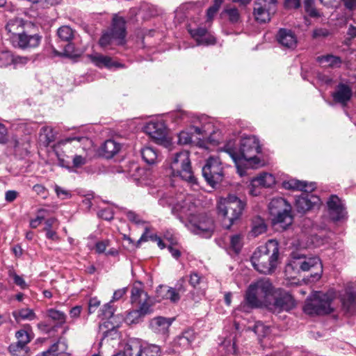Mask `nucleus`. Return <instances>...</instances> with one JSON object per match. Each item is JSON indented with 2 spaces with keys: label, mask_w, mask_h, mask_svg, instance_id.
Returning <instances> with one entry per match:
<instances>
[{
  "label": "nucleus",
  "mask_w": 356,
  "mask_h": 356,
  "mask_svg": "<svg viewBox=\"0 0 356 356\" xmlns=\"http://www.w3.org/2000/svg\"><path fill=\"white\" fill-rule=\"evenodd\" d=\"M172 213L194 234L207 238L214 230L213 218L206 213L199 212L190 196L175 204Z\"/></svg>",
  "instance_id": "1"
},
{
  "label": "nucleus",
  "mask_w": 356,
  "mask_h": 356,
  "mask_svg": "<svg viewBox=\"0 0 356 356\" xmlns=\"http://www.w3.org/2000/svg\"><path fill=\"white\" fill-rule=\"evenodd\" d=\"M224 152L234 161L240 176L244 175L245 168H253L260 163L257 154L261 152V146L259 140L253 136L243 137L238 149L233 147L230 143H227Z\"/></svg>",
  "instance_id": "2"
},
{
  "label": "nucleus",
  "mask_w": 356,
  "mask_h": 356,
  "mask_svg": "<svg viewBox=\"0 0 356 356\" xmlns=\"http://www.w3.org/2000/svg\"><path fill=\"white\" fill-rule=\"evenodd\" d=\"M251 262L254 269L260 273L271 274L279 263V244L275 240H269L254 252Z\"/></svg>",
  "instance_id": "3"
},
{
  "label": "nucleus",
  "mask_w": 356,
  "mask_h": 356,
  "mask_svg": "<svg viewBox=\"0 0 356 356\" xmlns=\"http://www.w3.org/2000/svg\"><path fill=\"white\" fill-rule=\"evenodd\" d=\"M268 279H261L251 284L245 294V302L239 306V309L246 312L245 307H266L274 291Z\"/></svg>",
  "instance_id": "4"
},
{
  "label": "nucleus",
  "mask_w": 356,
  "mask_h": 356,
  "mask_svg": "<svg viewBox=\"0 0 356 356\" xmlns=\"http://www.w3.org/2000/svg\"><path fill=\"white\" fill-rule=\"evenodd\" d=\"M245 206V202L235 195H229L219 202L218 213L223 218L222 225L225 229H230L234 222L240 218Z\"/></svg>",
  "instance_id": "5"
},
{
  "label": "nucleus",
  "mask_w": 356,
  "mask_h": 356,
  "mask_svg": "<svg viewBox=\"0 0 356 356\" xmlns=\"http://www.w3.org/2000/svg\"><path fill=\"white\" fill-rule=\"evenodd\" d=\"M170 169L174 177H179L193 185L197 184L192 171L188 152L181 151L175 154L170 159Z\"/></svg>",
  "instance_id": "6"
},
{
  "label": "nucleus",
  "mask_w": 356,
  "mask_h": 356,
  "mask_svg": "<svg viewBox=\"0 0 356 356\" xmlns=\"http://www.w3.org/2000/svg\"><path fill=\"white\" fill-rule=\"evenodd\" d=\"M268 209L270 215L273 216L274 225L286 229L292 224L291 206L285 199L280 197L273 198L269 203Z\"/></svg>",
  "instance_id": "7"
},
{
  "label": "nucleus",
  "mask_w": 356,
  "mask_h": 356,
  "mask_svg": "<svg viewBox=\"0 0 356 356\" xmlns=\"http://www.w3.org/2000/svg\"><path fill=\"white\" fill-rule=\"evenodd\" d=\"M332 300L330 295L316 291L306 300L303 310L309 315L329 314L333 311Z\"/></svg>",
  "instance_id": "8"
},
{
  "label": "nucleus",
  "mask_w": 356,
  "mask_h": 356,
  "mask_svg": "<svg viewBox=\"0 0 356 356\" xmlns=\"http://www.w3.org/2000/svg\"><path fill=\"white\" fill-rule=\"evenodd\" d=\"M291 268L299 273L302 271H307L312 268H316L318 272L312 275L315 279L318 280L321 277L323 270L321 260L317 257H307L298 252H293L291 259L286 266V269Z\"/></svg>",
  "instance_id": "9"
},
{
  "label": "nucleus",
  "mask_w": 356,
  "mask_h": 356,
  "mask_svg": "<svg viewBox=\"0 0 356 356\" xmlns=\"http://www.w3.org/2000/svg\"><path fill=\"white\" fill-rule=\"evenodd\" d=\"M295 306V300L289 292L277 289L274 290L266 308L273 313H280L283 311L289 312Z\"/></svg>",
  "instance_id": "10"
},
{
  "label": "nucleus",
  "mask_w": 356,
  "mask_h": 356,
  "mask_svg": "<svg viewBox=\"0 0 356 356\" xmlns=\"http://www.w3.org/2000/svg\"><path fill=\"white\" fill-rule=\"evenodd\" d=\"M202 175L212 187L222 180L223 168L218 156H211L207 160L202 168Z\"/></svg>",
  "instance_id": "11"
},
{
  "label": "nucleus",
  "mask_w": 356,
  "mask_h": 356,
  "mask_svg": "<svg viewBox=\"0 0 356 356\" xmlns=\"http://www.w3.org/2000/svg\"><path fill=\"white\" fill-rule=\"evenodd\" d=\"M145 132L157 144L166 148L171 146V140L167 137L165 124L162 121H150L144 127Z\"/></svg>",
  "instance_id": "12"
},
{
  "label": "nucleus",
  "mask_w": 356,
  "mask_h": 356,
  "mask_svg": "<svg viewBox=\"0 0 356 356\" xmlns=\"http://www.w3.org/2000/svg\"><path fill=\"white\" fill-rule=\"evenodd\" d=\"M276 0H256L253 12L255 20L261 24L269 22L276 12Z\"/></svg>",
  "instance_id": "13"
},
{
  "label": "nucleus",
  "mask_w": 356,
  "mask_h": 356,
  "mask_svg": "<svg viewBox=\"0 0 356 356\" xmlns=\"http://www.w3.org/2000/svg\"><path fill=\"white\" fill-rule=\"evenodd\" d=\"M29 28H35V26L31 22L24 20L18 17L10 19L5 26L7 35H8V40L11 43Z\"/></svg>",
  "instance_id": "14"
},
{
  "label": "nucleus",
  "mask_w": 356,
  "mask_h": 356,
  "mask_svg": "<svg viewBox=\"0 0 356 356\" xmlns=\"http://www.w3.org/2000/svg\"><path fill=\"white\" fill-rule=\"evenodd\" d=\"M34 29L29 28L26 31H24L23 33L14 40L12 43L13 45L22 49L37 47L41 42L42 36L33 33V30Z\"/></svg>",
  "instance_id": "15"
},
{
  "label": "nucleus",
  "mask_w": 356,
  "mask_h": 356,
  "mask_svg": "<svg viewBox=\"0 0 356 356\" xmlns=\"http://www.w3.org/2000/svg\"><path fill=\"white\" fill-rule=\"evenodd\" d=\"M328 214L334 222H340L347 218V212L341 200L337 195H332L327 201Z\"/></svg>",
  "instance_id": "16"
},
{
  "label": "nucleus",
  "mask_w": 356,
  "mask_h": 356,
  "mask_svg": "<svg viewBox=\"0 0 356 356\" xmlns=\"http://www.w3.org/2000/svg\"><path fill=\"white\" fill-rule=\"evenodd\" d=\"M276 40L282 47L290 50L295 49L298 44L296 35L289 29H280L276 34Z\"/></svg>",
  "instance_id": "17"
},
{
  "label": "nucleus",
  "mask_w": 356,
  "mask_h": 356,
  "mask_svg": "<svg viewBox=\"0 0 356 356\" xmlns=\"http://www.w3.org/2000/svg\"><path fill=\"white\" fill-rule=\"evenodd\" d=\"M108 31L114 36L116 44H123L127 35L125 19L122 17H119L116 15H114L111 28Z\"/></svg>",
  "instance_id": "18"
},
{
  "label": "nucleus",
  "mask_w": 356,
  "mask_h": 356,
  "mask_svg": "<svg viewBox=\"0 0 356 356\" xmlns=\"http://www.w3.org/2000/svg\"><path fill=\"white\" fill-rule=\"evenodd\" d=\"M309 193L302 191V194L296 198V207L298 212L305 213L319 203V198Z\"/></svg>",
  "instance_id": "19"
},
{
  "label": "nucleus",
  "mask_w": 356,
  "mask_h": 356,
  "mask_svg": "<svg viewBox=\"0 0 356 356\" xmlns=\"http://www.w3.org/2000/svg\"><path fill=\"white\" fill-rule=\"evenodd\" d=\"M353 95L351 88L346 84L340 83L332 93V97L334 104H340L343 108L346 107Z\"/></svg>",
  "instance_id": "20"
},
{
  "label": "nucleus",
  "mask_w": 356,
  "mask_h": 356,
  "mask_svg": "<svg viewBox=\"0 0 356 356\" xmlns=\"http://www.w3.org/2000/svg\"><path fill=\"white\" fill-rule=\"evenodd\" d=\"M91 140L85 136L67 137L61 140L59 144L65 147L66 149L73 147L76 151L81 149L83 151L86 150L91 146Z\"/></svg>",
  "instance_id": "21"
},
{
  "label": "nucleus",
  "mask_w": 356,
  "mask_h": 356,
  "mask_svg": "<svg viewBox=\"0 0 356 356\" xmlns=\"http://www.w3.org/2000/svg\"><path fill=\"white\" fill-rule=\"evenodd\" d=\"M188 32L198 45H210L216 43L215 38L205 28L189 29Z\"/></svg>",
  "instance_id": "22"
},
{
  "label": "nucleus",
  "mask_w": 356,
  "mask_h": 356,
  "mask_svg": "<svg viewBox=\"0 0 356 356\" xmlns=\"http://www.w3.org/2000/svg\"><path fill=\"white\" fill-rule=\"evenodd\" d=\"M29 60L28 57L15 55L9 51L0 52V67H6L10 65H24L28 63Z\"/></svg>",
  "instance_id": "23"
},
{
  "label": "nucleus",
  "mask_w": 356,
  "mask_h": 356,
  "mask_svg": "<svg viewBox=\"0 0 356 356\" xmlns=\"http://www.w3.org/2000/svg\"><path fill=\"white\" fill-rule=\"evenodd\" d=\"M181 291H184L181 286L176 289L167 286H160L156 292L157 298L160 300L169 299L171 302H176L180 299L179 293Z\"/></svg>",
  "instance_id": "24"
},
{
  "label": "nucleus",
  "mask_w": 356,
  "mask_h": 356,
  "mask_svg": "<svg viewBox=\"0 0 356 356\" xmlns=\"http://www.w3.org/2000/svg\"><path fill=\"white\" fill-rule=\"evenodd\" d=\"M9 146L13 147L16 153L27 154L31 147V139L29 136L24 138H18L16 136H13L8 142Z\"/></svg>",
  "instance_id": "25"
},
{
  "label": "nucleus",
  "mask_w": 356,
  "mask_h": 356,
  "mask_svg": "<svg viewBox=\"0 0 356 356\" xmlns=\"http://www.w3.org/2000/svg\"><path fill=\"white\" fill-rule=\"evenodd\" d=\"M172 322V320L170 318L159 316L150 321L149 326L155 333L166 335Z\"/></svg>",
  "instance_id": "26"
},
{
  "label": "nucleus",
  "mask_w": 356,
  "mask_h": 356,
  "mask_svg": "<svg viewBox=\"0 0 356 356\" xmlns=\"http://www.w3.org/2000/svg\"><path fill=\"white\" fill-rule=\"evenodd\" d=\"M15 337L17 339V343L10 344L9 350L14 355L17 351L22 350L25 346L31 341V338L28 332L24 330H19L16 332Z\"/></svg>",
  "instance_id": "27"
},
{
  "label": "nucleus",
  "mask_w": 356,
  "mask_h": 356,
  "mask_svg": "<svg viewBox=\"0 0 356 356\" xmlns=\"http://www.w3.org/2000/svg\"><path fill=\"white\" fill-rule=\"evenodd\" d=\"M283 187L288 190H300L305 192H312L314 190V184H308L305 181H301L298 179H291L283 181Z\"/></svg>",
  "instance_id": "28"
},
{
  "label": "nucleus",
  "mask_w": 356,
  "mask_h": 356,
  "mask_svg": "<svg viewBox=\"0 0 356 356\" xmlns=\"http://www.w3.org/2000/svg\"><path fill=\"white\" fill-rule=\"evenodd\" d=\"M90 58L92 63L97 66L104 67H124L121 63L113 60V58L108 56H104L100 54H95L90 56Z\"/></svg>",
  "instance_id": "29"
},
{
  "label": "nucleus",
  "mask_w": 356,
  "mask_h": 356,
  "mask_svg": "<svg viewBox=\"0 0 356 356\" xmlns=\"http://www.w3.org/2000/svg\"><path fill=\"white\" fill-rule=\"evenodd\" d=\"M275 184V179L273 175L264 172L251 180L252 187H271Z\"/></svg>",
  "instance_id": "30"
},
{
  "label": "nucleus",
  "mask_w": 356,
  "mask_h": 356,
  "mask_svg": "<svg viewBox=\"0 0 356 356\" xmlns=\"http://www.w3.org/2000/svg\"><path fill=\"white\" fill-rule=\"evenodd\" d=\"M343 307L345 311L350 314H356V293L350 292L343 299Z\"/></svg>",
  "instance_id": "31"
},
{
  "label": "nucleus",
  "mask_w": 356,
  "mask_h": 356,
  "mask_svg": "<svg viewBox=\"0 0 356 356\" xmlns=\"http://www.w3.org/2000/svg\"><path fill=\"white\" fill-rule=\"evenodd\" d=\"M40 140L45 145L48 146L56 140V133L51 127L45 126L40 129Z\"/></svg>",
  "instance_id": "32"
},
{
  "label": "nucleus",
  "mask_w": 356,
  "mask_h": 356,
  "mask_svg": "<svg viewBox=\"0 0 356 356\" xmlns=\"http://www.w3.org/2000/svg\"><path fill=\"white\" fill-rule=\"evenodd\" d=\"M67 346L65 339L60 338L58 341L46 350L48 356H58L67 350Z\"/></svg>",
  "instance_id": "33"
},
{
  "label": "nucleus",
  "mask_w": 356,
  "mask_h": 356,
  "mask_svg": "<svg viewBox=\"0 0 356 356\" xmlns=\"http://www.w3.org/2000/svg\"><path fill=\"white\" fill-rule=\"evenodd\" d=\"M147 293L138 285H134L131 291V302L132 304H140L144 298L147 299Z\"/></svg>",
  "instance_id": "34"
},
{
  "label": "nucleus",
  "mask_w": 356,
  "mask_h": 356,
  "mask_svg": "<svg viewBox=\"0 0 356 356\" xmlns=\"http://www.w3.org/2000/svg\"><path fill=\"white\" fill-rule=\"evenodd\" d=\"M13 316L16 321L21 320L32 321L36 318V315L33 309L29 308H23L13 312Z\"/></svg>",
  "instance_id": "35"
},
{
  "label": "nucleus",
  "mask_w": 356,
  "mask_h": 356,
  "mask_svg": "<svg viewBox=\"0 0 356 356\" xmlns=\"http://www.w3.org/2000/svg\"><path fill=\"white\" fill-rule=\"evenodd\" d=\"M120 149V145L113 140H106L103 147L102 151L104 156L107 158H111L117 154Z\"/></svg>",
  "instance_id": "36"
},
{
  "label": "nucleus",
  "mask_w": 356,
  "mask_h": 356,
  "mask_svg": "<svg viewBox=\"0 0 356 356\" xmlns=\"http://www.w3.org/2000/svg\"><path fill=\"white\" fill-rule=\"evenodd\" d=\"M127 172L131 177L136 180H144L143 175L145 174V170L141 168L136 163H131L127 170Z\"/></svg>",
  "instance_id": "37"
},
{
  "label": "nucleus",
  "mask_w": 356,
  "mask_h": 356,
  "mask_svg": "<svg viewBox=\"0 0 356 356\" xmlns=\"http://www.w3.org/2000/svg\"><path fill=\"white\" fill-rule=\"evenodd\" d=\"M266 230V225L264 221L260 217H255L252 220L251 233L254 236H257L259 234L264 233Z\"/></svg>",
  "instance_id": "38"
},
{
  "label": "nucleus",
  "mask_w": 356,
  "mask_h": 356,
  "mask_svg": "<svg viewBox=\"0 0 356 356\" xmlns=\"http://www.w3.org/2000/svg\"><path fill=\"white\" fill-rule=\"evenodd\" d=\"M141 156L145 162L149 165L155 163L158 157L155 149L149 147H145L141 149Z\"/></svg>",
  "instance_id": "39"
},
{
  "label": "nucleus",
  "mask_w": 356,
  "mask_h": 356,
  "mask_svg": "<svg viewBox=\"0 0 356 356\" xmlns=\"http://www.w3.org/2000/svg\"><path fill=\"white\" fill-rule=\"evenodd\" d=\"M47 315L53 321L56 323L58 325H61L65 323L66 315L63 312L55 309H49L47 311Z\"/></svg>",
  "instance_id": "40"
},
{
  "label": "nucleus",
  "mask_w": 356,
  "mask_h": 356,
  "mask_svg": "<svg viewBox=\"0 0 356 356\" xmlns=\"http://www.w3.org/2000/svg\"><path fill=\"white\" fill-rule=\"evenodd\" d=\"M316 61L320 63H328V67H333L334 65H340L341 64V59L339 56H333L332 54H327L320 56L316 58Z\"/></svg>",
  "instance_id": "41"
},
{
  "label": "nucleus",
  "mask_w": 356,
  "mask_h": 356,
  "mask_svg": "<svg viewBox=\"0 0 356 356\" xmlns=\"http://www.w3.org/2000/svg\"><path fill=\"white\" fill-rule=\"evenodd\" d=\"M142 356H161V350L160 346L156 344H146L141 346Z\"/></svg>",
  "instance_id": "42"
},
{
  "label": "nucleus",
  "mask_w": 356,
  "mask_h": 356,
  "mask_svg": "<svg viewBox=\"0 0 356 356\" xmlns=\"http://www.w3.org/2000/svg\"><path fill=\"white\" fill-rule=\"evenodd\" d=\"M69 43L65 47L63 52H59L57 50H54V55L59 56H65L70 58H74L79 56V54L75 50L73 44Z\"/></svg>",
  "instance_id": "43"
},
{
  "label": "nucleus",
  "mask_w": 356,
  "mask_h": 356,
  "mask_svg": "<svg viewBox=\"0 0 356 356\" xmlns=\"http://www.w3.org/2000/svg\"><path fill=\"white\" fill-rule=\"evenodd\" d=\"M58 38L65 42H70L74 38V31L69 26H63L58 29Z\"/></svg>",
  "instance_id": "44"
},
{
  "label": "nucleus",
  "mask_w": 356,
  "mask_h": 356,
  "mask_svg": "<svg viewBox=\"0 0 356 356\" xmlns=\"http://www.w3.org/2000/svg\"><path fill=\"white\" fill-rule=\"evenodd\" d=\"M211 128L212 124L211 123L202 124L200 125L195 124L192 127V129L194 130V133L202 136L203 138H206L210 134Z\"/></svg>",
  "instance_id": "45"
},
{
  "label": "nucleus",
  "mask_w": 356,
  "mask_h": 356,
  "mask_svg": "<svg viewBox=\"0 0 356 356\" xmlns=\"http://www.w3.org/2000/svg\"><path fill=\"white\" fill-rule=\"evenodd\" d=\"M142 317L143 316L140 314V311L134 309L127 313L124 321L128 325L136 324L140 322Z\"/></svg>",
  "instance_id": "46"
},
{
  "label": "nucleus",
  "mask_w": 356,
  "mask_h": 356,
  "mask_svg": "<svg viewBox=\"0 0 356 356\" xmlns=\"http://www.w3.org/2000/svg\"><path fill=\"white\" fill-rule=\"evenodd\" d=\"M99 44L102 47H106L111 44H116V41L114 36L109 31H106L101 36Z\"/></svg>",
  "instance_id": "47"
},
{
  "label": "nucleus",
  "mask_w": 356,
  "mask_h": 356,
  "mask_svg": "<svg viewBox=\"0 0 356 356\" xmlns=\"http://www.w3.org/2000/svg\"><path fill=\"white\" fill-rule=\"evenodd\" d=\"M331 35V31L326 28H316L313 30L312 37L315 40H321L326 38Z\"/></svg>",
  "instance_id": "48"
},
{
  "label": "nucleus",
  "mask_w": 356,
  "mask_h": 356,
  "mask_svg": "<svg viewBox=\"0 0 356 356\" xmlns=\"http://www.w3.org/2000/svg\"><path fill=\"white\" fill-rule=\"evenodd\" d=\"M87 163V153L83 151V154H77L76 153L72 158V165L74 168H81Z\"/></svg>",
  "instance_id": "49"
},
{
  "label": "nucleus",
  "mask_w": 356,
  "mask_h": 356,
  "mask_svg": "<svg viewBox=\"0 0 356 356\" xmlns=\"http://www.w3.org/2000/svg\"><path fill=\"white\" fill-rule=\"evenodd\" d=\"M230 245L234 252L238 253L241 250L243 245L241 235L236 234L232 236L230 240Z\"/></svg>",
  "instance_id": "50"
},
{
  "label": "nucleus",
  "mask_w": 356,
  "mask_h": 356,
  "mask_svg": "<svg viewBox=\"0 0 356 356\" xmlns=\"http://www.w3.org/2000/svg\"><path fill=\"white\" fill-rule=\"evenodd\" d=\"M54 191L58 198L61 200L70 199L72 197V194L70 191L66 190L58 185L54 186Z\"/></svg>",
  "instance_id": "51"
},
{
  "label": "nucleus",
  "mask_w": 356,
  "mask_h": 356,
  "mask_svg": "<svg viewBox=\"0 0 356 356\" xmlns=\"http://www.w3.org/2000/svg\"><path fill=\"white\" fill-rule=\"evenodd\" d=\"M112 302H113L111 300L109 302L104 305L103 308L101 309L102 315L105 318H110L114 314L115 309L112 305Z\"/></svg>",
  "instance_id": "52"
},
{
  "label": "nucleus",
  "mask_w": 356,
  "mask_h": 356,
  "mask_svg": "<svg viewBox=\"0 0 356 356\" xmlns=\"http://www.w3.org/2000/svg\"><path fill=\"white\" fill-rule=\"evenodd\" d=\"M225 13L229 17V20L232 23H236L239 21L240 19V14L238 10L234 8H229L226 9L225 10Z\"/></svg>",
  "instance_id": "53"
},
{
  "label": "nucleus",
  "mask_w": 356,
  "mask_h": 356,
  "mask_svg": "<svg viewBox=\"0 0 356 356\" xmlns=\"http://www.w3.org/2000/svg\"><path fill=\"white\" fill-rule=\"evenodd\" d=\"M47 210L40 209L38 211V216L35 219H32L30 221V226L31 228H36L44 219V215L43 213H46Z\"/></svg>",
  "instance_id": "54"
},
{
  "label": "nucleus",
  "mask_w": 356,
  "mask_h": 356,
  "mask_svg": "<svg viewBox=\"0 0 356 356\" xmlns=\"http://www.w3.org/2000/svg\"><path fill=\"white\" fill-rule=\"evenodd\" d=\"M129 349L130 355L126 356H142L141 346L138 344L135 345H127L124 348V351H127Z\"/></svg>",
  "instance_id": "55"
},
{
  "label": "nucleus",
  "mask_w": 356,
  "mask_h": 356,
  "mask_svg": "<svg viewBox=\"0 0 356 356\" xmlns=\"http://www.w3.org/2000/svg\"><path fill=\"white\" fill-rule=\"evenodd\" d=\"M149 297L147 299L144 298V300L140 304V306L138 311H140V314L144 316L145 315L151 312V305L149 303Z\"/></svg>",
  "instance_id": "56"
},
{
  "label": "nucleus",
  "mask_w": 356,
  "mask_h": 356,
  "mask_svg": "<svg viewBox=\"0 0 356 356\" xmlns=\"http://www.w3.org/2000/svg\"><path fill=\"white\" fill-rule=\"evenodd\" d=\"M192 141V135L186 131H181L178 135V143L181 145H186Z\"/></svg>",
  "instance_id": "57"
},
{
  "label": "nucleus",
  "mask_w": 356,
  "mask_h": 356,
  "mask_svg": "<svg viewBox=\"0 0 356 356\" xmlns=\"http://www.w3.org/2000/svg\"><path fill=\"white\" fill-rule=\"evenodd\" d=\"M33 191L43 199H46L48 195L47 189L42 184H35L33 186Z\"/></svg>",
  "instance_id": "58"
},
{
  "label": "nucleus",
  "mask_w": 356,
  "mask_h": 356,
  "mask_svg": "<svg viewBox=\"0 0 356 356\" xmlns=\"http://www.w3.org/2000/svg\"><path fill=\"white\" fill-rule=\"evenodd\" d=\"M127 218L132 222L136 225L143 224L145 222L140 218V216L132 211L126 212Z\"/></svg>",
  "instance_id": "59"
},
{
  "label": "nucleus",
  "mask_w": 356,
  "mask_h": 356,
  "mask_svg": "<svg viewBox=\"0 0 356 356\" xmlns=\"http://www.w3.org/2000/svg\"><path fill=\"white\" fill-rule=\"evenodd\" d=\"M203 280L204 277L202 275H200L197 273L194 272L192 273L190 275L189 283L193 287H196L202 282Z\"/></svg>",
  "instance_id": "60"
},
{
  "label": "nucleus",
  "mask_w": 356,
  "mask_h": 356,
  "mask_svg": "<svg viewBox=\"0 0 356 356\" xmlns=\"http://www.w3.org/2000/svg\"><path fill=\"white\" fill-rule=\"evenodd\" d=\"M9 275L10 277L13 279V281L15 284L19 286L22 289H24L26 287V282L22 277L19 276L13 271H10Z\"/></svg>",
  "instance_id": "61"
},
{
  "label": "nucleus",
  "mask_w": 356,
  "mask_h": 356,
  "mask_svg": "<svg viewBox=\"0 0 356 356\" xmlns=\"http://www.w3.org/2000/svg\"><path fill=\"white\" fill-rule=\"evenodd\" d=\"M110 245V241L108 239L98 241L95 244V250L97 253L101 254L105 252L106 248Z\"/></svg>",
  "instance_id": "62"
},
{
  "label": "nucleus",
  "mask_w": 356,
  "mask_h": 356,
  "mask_svg": "<svg viewBox=\"0 0 356 356\" xmlns=\"http://www.w3.org/2000/svg\"><path fill=\"white\" fill-rule=\"evenodd\" d=\"M8 142V129L0 122V144H6Z\"/></svg>",
  "instance_id": "63"
},
{
  "label": "nucleus",
  "mask_w": 356,
  "mask_h": 356,
  "mask_svg": "<svg viewBox=\"0 0 356 356\" xmlns=\"http://www.w3.org/2000/svg\"><path fill=\"white\" fill-rule=\"evenodd\" d=\"M100 305V300L97 298H91L88 302V312L89 314L94 313L96 309Z\"/></svg>",
  "instance_id": "64"
}]
</instances>
